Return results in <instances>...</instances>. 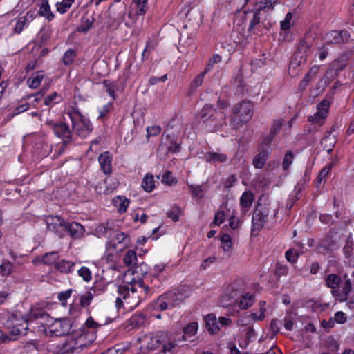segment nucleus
<instances>
[{
	"label": "nucleus",
	"instance_id": "1",
	"mask_svg": "<svg viewBox=\"0 0 354 354\" xmlns=\"http://www.w3.org/2000/svg\"><path fill=\"white\" fill-rule=\"evenodd\" d=\"M88 342L87 333L86 329L82 327L77 330H73L68 335L65 339L57 344L50 343L48 344V351L56 354H71L77 350H81L86 347Z\"/></svg>",
	"mask_w": 354,
	"mask_h": 354
},
{
	"label": "nucleus",
	"instance_id": "2",
	"mask_svg": "<svg viewBox=\"0 0 354 354\" xmlns=\"http://www.w3.org/2000/svg\"><path fill=\"white\" fill-rule=\"evenodd\" d=\"M315 38V33L309 30L300 39L290 62V69L291 68L295 69L306 63L308 56L312 53V47Z\"/></svg>",
	"mask_w": 354,
	"mask_h": 354
},
{
	"label": "nucleus",
	"instance_id": "3",
	"mask_svg": "<svg viewBox=\"0 0 354 354\" xmlns=\"http://www.w3.org/2000/svg\"><path fill=\"white\" fill-rule=\"evenodd\" d=\"M138 290L131 283L130 286H119L118 292L119 296L116 298L115 305L118 308L124 305L123 301L129 309L138 306L143 297L138 294Z\"/></svg>",
	"mask_w": 354,
	"mask_h": 354
},
{
	"label": "nucleus",
	"instance_id": "4",
	"mask_svg": "<svg viewBox=\"0 0 354 354\" xmlns=\"http://www.w3.org/2000/svg\"><path fill=\"white\" fill-rule=\"evenodd\" d=\"M67 114L71 120L73 131L78 136L85 138L93 131L91 122L84 118L77 108L73 107Z\"/></svg>",
	"mask_w": 354,
	"mask_h": 354
},
{
	"label": "nucleus",
	"instance_id": "5",
	"mask_svg": "<svg viewBox=\"0 0 354 354\" xmlns=\"http://www.w3.org/2000/svg\"><path fill=\"white\" fill-rule=\"evenodd\" d=\"M46 335L63 336L69 335L72 324L69 319H48V322H41Z\"/></svg>",
	"mask_w": 354,
	"mask_h": 354
},
{
	"label": "nucleus",
	"instance_id": "6",
	"mask_svg": "<svg viewBox=\"0 0 354 354\" xmlns=\"http://www.w3.org/2000/svg\"><path fill=\"white\" fill-rule=\"evenodd\" d=\"M271 210L272 207L270 203L263 204L261 199L259 200L257 207L252 216V231H259L263 227L264 224L268 221Z\"/></svg>",
	"mask_w": 354,
	"mask_h": 354
},
{
	"label": "nucleus",
	"instance_id": "7",
	"mask_svg": "<svg viewBox=\"0 0 354 354\" xmlns=\"http://www.w3.org/2000/svg\"><path fill=\"white\" fill-rule=\"evenodd\" d=\"M351 35L346 30H331L324 37L325 44H344L349 41Z\"/></svg>",
	"mask_w": 354,
	"mask_h": 354
},
{
	"label": "nucleus",
	"instance_id": "8",
	"mask_svg": "<svg viewBox=\"0 0 354 354\" xmlns=\"http://www.w3.org/2000/svg\"><path fill=\"white\" fill-rule=\"evenodd\" d=\"M233 113L240 118V121L248 122L253 115V105L250 101H243L233 107Z\"/></svg>",
	"mask_w": 354,
	"mask_h": 354
},
{
	"label": "nucleus",
	"instance_id": "9",
	"mask_svg": "<svg viewBox=\"0 0 354 354\" xmlns=\"http://www.w3.org/2000/svg\"><path fill=\"white\" fill-rule=\"evenodd\" d=\"M169 344H174L171 340L167 333L158 332L155 335L151 337L147 342V347L149 349L153 350L160 348H164V346H169Z\"/></svg>",
	"mask_w": 354,
	"mask_h": 354
},
{
	"label": "nucleus",
	"instance_id": "10",
	"mask_svg": "<svg viewBox=\"0 0 354 354\" xmlns=\"http://www.w3.org/2000/svg\"><path fill=\"white\" fill-rule=\"evenodd\" d=\"M47 227L62 236V232L66 227V221L59 216H48L45 219Z\"/></svg>",
	"mask_w": 354,
	"mask_h": 354
},
{
	"label": "nucleus",
	"instance_id": "11",
	"mask_svg": "<svg viewBox=\"0 0 354 354\" xmlns=\"http://www.w3.org/2000/svg\"><path fill=\"white\" fill-rule=\"evenodd\" d=\"M346 65V57L342 56L334 60L328 68L325 77L329 81H333Z\"/></svg>",
	"mask_w": 354,
	"mask_h": 354
},
{
	"label": "nucleus",
	"instance_id": "12",
	"mask_svg": "<svg viewBox=\"0 0 354 354\" xmlns=\"http://www.w3.org/2000/svg\"><path fill=\"white\" fill-rule=\"evenodd\" d=\"M53 133L57 137L64 140V145L72 142V132L69 126L65 122H61L58 123Z\"/></svg>",
	"mask_w": 354,
	"mask_h": 354
},
{
	"label": "nucleus",
	"instance_id": "13",
	"mask_svg": "<svg viewBox=\"0 0 354 354\" xmlns=\"http://www.w3.org/2000/svg\"><path fill=\"white\" fill-rule=\"evenodd\" d=\"M129 243V236L124 232H120L114 234L111 239L108 243L109 248H113L115 250H122L124 248L128 245Z\"/></svg>",
	"mask_w": 354,
	"mask_h": 354
},
{
	"label": "nucleus",
	"instance_id": "14",
	"mask_svg": "<svg viewBox=\"0 0 354 354\" xmlns=\"http://www.w3.org/2000/svg\"><path fill=\"white\" fill-rule=\"evenodd\" d=\"M330 103L328 100H322L317 107V112L314 116L308 118V120L315 123L322 124V120H324L328 114Z\"/></svg>",
	"mask_w": 354,
	"mask_h": 354
},
{
	"label": "nucleus",
	"instance_id": "15",
	"mask_svg": "<svg viewBox=\"0 0 354 354\" xmlns=\"http://www.w3.org/2000/svg\"><path fill=\"white\" fill-rule=\"evenodd\" d=\"M51 317L46 313L42 309L38 308H32L30 310V313L28 315L27 319H22V323L24 324H26V322L28 321H34L37 319H41L40 324H41V322H48V319H50Z\"/></svg>",
	"mask_w": 354,
	"mask_h": 354
},
{
	"label": "nucleus",
	"instance_id": "16",
	"mask_svg": "<svg viewBox=\"0 0 354 354\" xmlns=\"http://www.w3.org/2000/svg\"><path fill=\"white\" fill-rule=\"evenodd\" d=\"M149 280V277H145L144 279H138V280H133V286L138 290L139 295L143 297V299L152 293L153 286H149L148 283Z\"/></svg>",
	"mask_w": 354,
	"mask_h": 354
},
{
	"label": "nucleus",
	"instance_id": "17",
	"mask_svg": "<svg viewBox=\"0 0 354 354\" xmlns=\"http://www.w3.org/2000/svg\"><path fill=\"white\" fill-rule=\"evenodd\" d=\"M112 154L109 151H105L101 153L98 157V161L101 170L105 174H111L112 173Z\"/></svg>",
	"mask_w": 354,
	"mask_h": 354
},
{
	"label": "nucleus",
	"instance_id": "18",
	"mask_svg": "<svg viewBox=\"0 0 354 354\" xmlns=\"http://www.w3.org/2000/svg\"><path fill=\"white\" fill-rule=\"evenodd\" d=\"M66 227L64 231H67L70 236L74 239H80L83 237L85 229L84 227L77 222L66 223Z\"/></svg>",
	"mask_w": 354,
	"mask_h": 354
},
{
	"label": "nucleus",
	"instance_id": "19",
	"mask_svg": "<svg viewBox=\"0 0 354 354\" xmlns=\"http://www.w3.org/2000/svg\"><path fill=\"white\" fill-rule=\"evenodd\" d=\"M244 288L243 282L241 279H237L231 283L227 287V292L230 298L235 299L243 294Z\"/></svg>",
	"mask_w": 354,
	"mask_h": 354
},
{
	"label": "nucleus",
	"instance_id": "20",
	"mask_svg": "<svg viewBox=\"0 0 354 354\" xmlns=\"http://www.w3.org/2000/svg\"><path fill=\"white\" fill-rule=\"evenodd\" d=\"M213 112L209 115L207 120L213 122L214 127L218 129L223 125L226 124V114L223 111L216 110L213 108Z\"/></svg>",
	"mask_w": 354,
	"mask_h": 354
},
{
	"label": "nucleus",
	"instance_id": "21",
	"mask_svg": "<svg viewBox=\"0 0 354 354\" xmlns=\"http://www.w3.org/2000/svg\"><path fill=\"white\" fill-rule=\"evenodd\" d=\"M170 308L181 304L185 299L184 295L178 290H174L164 294Z\"/></svg>",
	"mask_w": 354,
	"mask_h": 354
},
{
	"label": "nucleus",
	"instance_id": "22",
	"mask_svg": "<svg viewBox=\"0 0 354 354\" xmlns=\"http://www.w3.org/2000/svg\"><path fill=\"white\" fill-rule=\"evenodd\" d=\"M351 290H352L351 281L349 279H348L345 281L342 290H339L338 289L337 290L332 291V295L333 297H336L340 301H344L347 300L348 296L351 293Z\"/></svg>",
	"mask_w": 354,
	"mask_h": 354
},
{
	"label": "nucleus",
	"instance_id": "23",
	"mask_svg": "<svg viewBox=\"0 0 354 354\" xmlns=\"http://www.w3.org/2000/svg\"><path fill=\"white\" fill-rule=\"evenodd\" d=\"M336 241L333 239L332 234H326L320 240L318 248L322 253H326L335 249Z\"/></svg>",
	"mask_w": 354,
	"mask_h": 354
},
{
	"label": "nucleus",
	"instance_id": "24",
	"mask_svg": "<svg viewBox=\"0 0 354 354\" xmlns=\"http://www.w3.org/2000/svg\"><path fill=\"white\" fill-rule=\"evenodd\" d=\"M254 200V195L251 191H245L242 194L240 198V205L243 214H245L248 209L252 206Z\"/></svg>",
	"mask_w": 354,
	"mask_h": 354
},
{
	"label": "nucleus",
	"instance_id": "25",
	"mask_svg": "<svg viewBox=\"0 0 354 354\" xmlns=\"http://www.w3.org/2000/svg\"><path fill=\"white\" fill-rule=\"evenodd\" d=\"M206 328L208 332L213 335L218 333L220 330L219 323L216 319L215 315L209 314L205 318Z\"/></svg>",
	"mask_w": 354,
	"mask_h": 354
},
{
	"label": "nucleus",
	"instance_id": "26",
	"mask_svg": "<svg viewBox=\"0 0 354 354\" xmlns=\"http://www.w3.org/2000/svg\"><path fill=\"white\" fill-rule=\"evenodd\" d=\"M270 156V153L267 150L263 149L259 151L253 158L252 165L256 169H262L268 158Z\"/></svg>",
	"mask_w": 354,
	"mask_h": 354
},
{
	"label": "nucleus",
	"instance_id": "27",
	"mask_svg": "<svg viewBox=\"0 0 354 354\" xmlns=\"http://www.w3.org/2000/svg\"><path fill=\"white\" fill-rule=\"evenodd\" d=\"M75 263L62 259L55 263V268L62 274H68L73 271Z\"/></svg>",
	"mask_w": 354,
	"mask_h": 354
},
{
	"label": "nucleus",
	"instance_id": "28",
	"mask_svg": "<svg viewBox=\"0 0 354 354\" xmlns=\"http://www.w3.org/2000/svg\"><path fill=\"white\" fill-rule=\"evenodd\" d=\"M342 281L341 277L336 274H330L325 277V285L331 289V292L337 290Z\"/></svg>",
	"mask_w": 354,
	"mask_h": 354
},
{
	"label": "nucleus",
	"instance_id": "29",
	"mask_svg": "<svg viewBox=\"0 0 354 354\" xmlns=\"http://www.w3.org/2000/svg\"><path fill=\"white\" fill-rule=\"evenodd\" d=\"M44 78V72L43 71H39L32 74V75L28 79L27 84L31 88H37L43 79Z\"/></svg>",
	"mask_w": 354,
	"mask_h": 354
},
{
	"label": "nucleus",
	"instance_id": "30",
	"mask_svg": "<svg viewBox=\"0 0 354 354\" xmlns=\"http://www.w3.org/2000/svg\"><path fill=\"white\" fill-rule=\"evenodd\" d=\"M254 301V295L250 293H243L240 296L239 307L241 309H247L250 307Z\"/></svg>",
	"mask_w": 354,
	"mask_h": 354
},
{
	"label": "nucleus",
	"instance_id": "31",
	"mask_svg": "<svg viewBox=\"0 0 354 354\" xmlns=\"http://www.w3.org/2000/svg\"><path fill=\"white\" fill-rule=\"evenodd\" d=\"M206 161L212 162H225L227 160V155L216 152H209L205 155Z\"/></svg>",
	"mask_w": 354,
	"mask_h": 354
},
{
	"label": "nucleus",
	"instance_id": "32",
	"mask_svg": "<svg viewBox=\"0 0 354 354\" xmlns=\"http://www.w3.org/2000/svg\"><path fill=\"white\" fill-rule=\"evenodd\" d=\"M113 203L119 212L124 213L129 206V200L124 196H116L113 199Z\"/></svg>",
	"mask_w": 354,
	"mask_h": 354
},
{
	"label": "nucleus",
	"instance_id": "33",
	"mask_svg": "<svg viewBox=\"0 0 354 354\" xmlns=\"http://www.w3.org/2000/svg\"><path fill=\"white\" fill-rule=\"evenodd\" d=\"M38 13L40 16L46 17L49 21L52 20L54 17L47 0H42Z\"/></svg>",
	"mask_w": 354,
	"mask_h": 354
},
{
	"label": "nucleus",
	"instance_id": "34",
	"mask_svg": "<svg viewBox=\"0 0 354 354\" xmlns=\"http://www.w3.org/2000/svg\"><path fill=\"white\" fill-rule=\"evenodd\" d=\"M198 323L196 322H192L186 325L183 328V338L187 339V338L192 337L196 334L198 330Z\"/></svg>",
	"mask_w": 354,
	"mask_h": 354
},
{
	"label": "nucleus",
	"instance_id": "35",
	"mask_svg": "<svg viewBox=\"0 0 354 354\" xmlns=\"http://www.w3.org/2000/svg\"><path fill=\"white\" fill-rule=\"evenodd\" d=\"M111 17L114 21V22L111 25L117 28L124 19L125 8L124 6L119 8L118 9L117 13L115 11H112L111 12Z\"/></svg>",
	"mask_w": 354,
	"mask_h": 354
},
{
	"label": "nucleus",
	"instance_id": "36",
	"mask_svg": "<svg viewBox=\"0 0 354 354\" xmlns=\"http://www.w3.org/2000/svg\"><path fill=\"white\" fill-rule=\"evenodd\" d=\"M95 18L93 17H83L81 20V24L77 28V30L82 32H86L93 26Z\"/></svg>",
	"mask_w": 354,
	"mask_h": 354
},
{
	"label": "nucleus",
	"instance_id": "37",
	"mask_svg": "<svg viewBox=\"0 0 354 354\" xmlns=\"http://www.w3.org/2000/svg\"><path fill=\"white\" fill-rule=\"evenodd\" d=\"M318 71L317 67L312 68L310 71L305 75L303 80L300 82L299 84V89L303 91L305 90L308 85V84L311 82V80L315 77L316 73Z\"/></svg>",
	"mask_w": 354,
	"mask_h": 354
},
{
	"label": "nucleus",
	"instance_id": "38",
	"mask_svg": "<svg viewBox=\"0 0 354 354\" xmlns=\"http://www.w3.org/2000/svg\"><path fill=\"white\" fill-rule=\"evenodd\" d=\"M103 85L106 93L113 98L115 100V91L118 89V85L115 82H111L110 80H105L103 81Z\"/></svg>",
	"mask_w": 354,
	"mask_h": 354
},
{
	"label": "nucleus",
	"instance_id": "39",
	"mask_svg": "<svg viewBox=\"0 0 354 354\" xmlns=\"http://www.w3.org/2000/svg\"><path fill=\"white\" fill-rule=\"evenodd\" d=\"M142 187L147 192H151L155 187L153 176L151 174H147L142 181Z\"/></svg>",
	"mask_w": 354,
	"mask_h": 354
},
{
	"label": "nucleus",
	"instance_id": "40",
	"mask_svg": "<svg viewBox=\"0 0 354 354\" xmlns=\"http://www.w3.org/2000/svg\"><path fill=\"white\" fill-rule=\"evenodd\" d=\"M278 3V0H261L259 2L257 10L266 12V10H273Z\"/></svg>",
	"mask_w": 354,
	"mask_h": 354
},
{
	"label": "nucleus",
	"instance_id": "41",
	"mask_svg": "<svg viewBox=\"0 0 354 354\" xmlns=\"http://www.w3.org/2000/svg\"><path fill=\"white\" fill-rule=\"evenodd\" d=\"M136 261L137 254L134 250H128L123 259L124 263L128 267L135 265Z\"/></svg>",
	"mask_w": 354,
	"mask_h": 354
},
{
	"label": "nucleus",
	"instance_id": "42",
	"mask_svg": "<svg viewBox=\"0 0 354 354\" xmlns=\"http://www.w3.org/2000/svg\"><path fill=\"white\" fill-rule=\"evenodd\" d=\"M332 167L333 164H330L322 169L316 179L317 187L319 186V184H321L322 182H325L326 180V178L328 177Z\"/></svg>",
	"mask_w": 354,
	"mask_h": 354
},
{
	"label": "nucleus",
	"instance_id": "43",
	"mask_svg": "<svg viewBox=\"0 0 354 354\" xmlns=\"http://www.w3.org/2000/svg\"><path fill=\"white\" fill-rule=\"evenodd\" d=\"M59 257V253L55 251L46 253L43 256V263L46 265H55L57 262Z\"/></svg>",
	"mask_w": 354,
	"mask_h": 354
},
{
	"label": "nucleus",
	"instance_id": "44",
	"mask_svg": "<svg viewBox=\"0 0 354 354\" xmlns=\"http://www.w3.org/2000/svg\"><path fill=\"white\" fill-rule=\"evenodd\" d=\"M183 214L181 208L174 205L167 213L168 218H171L174 222L179 221V216Z\"/></svg>",
	"mask_w": 354,
	"mask_h": 354
},
{
	"label": "nucleus",
	"instance_id": "45",
	"mask_svg": "<svg viewBox=\"0 0 354 354\" xmlns=\"http://www.w3.org/2000/svg\"><path fill=\"white\" fill-rule=\"evenodd\" d=\"M77 56V51L74 49H68L66 50L63 57H62V62L64 65L68 66L71 64L75 57Z\"/></svg>",
	"mask_w": 354,
	"mask_h": 354
},
{
	"label": "nucleus",
	"instance_id": "46",
	"mask_svg": "<svg viewBox=\"0 0 354 354\" xmlns=\"http://www.w3.org/2000/svg\"><path fill=\"white\" fill-rule=\"evenodd\" d=\"M28 324H16L15 326H13L12 329L10 330V334L8 335L9 337H15V339L12 340L17 339V337L20 335L22 333V330H26L27 329Z\"/></svg>",
	"mask_w": 354,
	"mask_h": 354
},
{
	"label": "nucleus",
	"instance_id": "47",
	"mask_svg": "<svg viewBox=\"0 0 354 354\" xmlns=\"http://www.w3.org/2000/svg\"><path fill=\"white\" fill-rule=\"evenodd\" d=\"M262 12L259 10H257L254 12L252 19L250 21V24L248 26V30L251 31L252 29L257 28L260 25L262 18Z\"/></svg>",
	"mask_w": 354,
	"mask_h": 354
},
{
	"label": "nucleus",
	"instance_id": "48",
	"mask_svg": "<svg viewBox=\"0 0 354 354\" xmlns=\"http://www.w3.org/2000/svg\"><path fill=\"white\" fill-rule=\"evenodd\" d=\"M330 132L328 131L325 133L323 138L322 139L321 144L324 146V148L327 150L328 152L332 151V147H333V143L335 142L334 138H330Z\"/></svg>",
	"mask_w": 354,
	"mask_h": 354
},
{
	"label": "nucleus",
	"instance_id": "49",
	"mask_svg": "<svg viewBox=\"0 0 354 354\" xmlns=\"http://www.w3.org/2000/svg\"><path fill=\"white\" fill-rule=\"evenodd\" d=\"M41 345L37 341L28 342L24 345V349L28 353L36 354L41 349Z\"/></svg>",
	"mask_w": 354,
	"mask_h": 354
},
{
	"label": "nucleus",
	"instance_id": "50",
	"mask_svg": "<svg viewBox=\"0 0 354 354\" xmlns=\"http://www.w3.org/2000/svg\"><path fill=\"white\" fill-rule=\"evenodd\" d=\"M13 264L8 261H5L0 266V274L8 276L13 272Z\"/></svg>",
	"mask_w": 354,
	"mask_h": 354
},
{
	"label": "nucleus",
	"instance_id": "51",
	"mask_svg": "<svg viewBox=\"0 0 354 354\" xmlns=\"http://www.w3.org/2000/svg\"><path fill=\"white\" fill-rule=\"evenodd\" d=\"M113 109V104L112 102H109L105 104L101 109L99 110V115L97 119L100 120H104L106 119L108 114L112 111Z\"/></svg>",
	"mask_w": 354,
	"mask_h": 354
},
{
	"label": "nucleus",
	"instance_id": "52",
	"mask_svg": "<svg viewBox=\"0 0 354 354\" xmlns=\"http://www.w3.org/2000/svg\"><path fill=\"white\" fill-rule=\"evenodd\" d=\"M207 73H205L203 71L202 73L198 74L191 82L190 84V90L194 91L198 87L202 85L204 77Z\"/></svg>",
	"mask_w": 354,
	"mask_h": 354
},
{
	"label": "nucleus",
	"instance_id": "53",
	"mask_svg": "<svg viewBox=\"0 0 354 354\" xmlns=\"http://www.w3.org/2000/svg\"><path fill=\"white\" fill-rule=\"evenodd\" d=\"M155 307L160 310H165L167 308H170L169 304H167V301L165 299L164 295H160L155 303Z\"/></svg>",
	"mask_w": 354,
	"mask_h": 354
},
{
	"label": "nucleus",
	"instance_id": "54",
	"mask_svg": "<svg viewBox=\"0 0 354 354\" xmlns=\"http://www.w3.org/2000/svg\"><path fill=\"white\" fill-rule=\"evenodd\" d=\"M222 61V57L218 54H214L213 57L209 59L208 64L206 65L204 71L205 73H208L211 71L215 64L220 63Z\"/></svg>",
	"mask_w": 354,
	"mask_h": 354
},
{
	"label": "nucleus",
	"instance_id": "55",
	"mask_svg": "<svg viewBox=\"0 0 354 354\" xmlns=\"http://www.w3.org/2000/svg\"><path fill=\"white\" fill-rule=\"evenodd\" d=\"M221 241L222 244V248L224 251L227 252L231 249L232 242L231 236L229 234H223L221 236Z\"/></svg>",
	"mask_w": 354,
	"mask_h": 354
},
{
	"label": "nucleus",
	"instance_id": "56",
	"mask_svg": "<svg viewBox=\"0 0 354 354\" xmlns=\"http://www.w3.org/2000/svg\"><path fill=\"white\" fill-rule=\"evenodd\" d=\"M93 299V295L91 292H87L86 294L80 296V304L82 307H86L90 305Z\"/></svg>",
	"mask_w": 354,
	"mask_h": 354
},
{
	"label": "nucleus",
	"instance_id": "57",
	"mask_svg": "<svg viewBox=\"0 0 354 354\" xmlns=\"http://www.w3.org/2000/svg\"><path fill=\"white\" fill-rule=\"evenodd\" d=\"M294 158V155L291 151H288L284 156L283 160V169L284 170H288L291 164L292 163Z\"/></svg>",
	"mask_w": 354,
	"mask_h": 354
},
{
	"label": "nucleus",
	"instance_id": "58",
	"mask_svg": "<svg viewBox=\"0 0 354 354\" xmlns=\"http://www.w3.org/2000/svg\"><path fill=\"white\" fill-rule=\"evenodd\" d=\"M73 291V289H68L59 293L58 299L60 301L62 306H66L67 305V299L71 296Z\"/></svg>",
	"mask_w": 354,
	"mask_h": 354
},
{
	"label": "nucleus",
	"instance_id": "59",
	"mask_svg": "<svg viewBox=\"0 0 354 354\" xmlns=\"http://www.w3.org/2000/svg\"><path fill=\"white\" fill-rule=\"evenodd\" d=\"M283 123V120L282 119L274 120L272 121V125L270 129V132L274 135L278 134L281 131Z\"/></svg>",
	"mask_w": 354,
	"mask_h": 354
},
{
	"label": "nucleus",
	"instance_id": "60",
	"mask_svg": "<svg viewBox=\"0 0 354 354\" xmlns=\"http://www.w3.org/2000/svg\"><path fill=\"white\" fill-rule=\"evenodd\" d=\"M292 19V14L288 12L286 14L284 20L281 21V28L283 30H288L291 27V20Z\"/></svg>",
	"mask_w": 354,
	"mask_h": 354
},
{
	"label": "nucleus",
	"instance_id": "61",
	"mask_svg": "<svg viewBox=\"0 0 354 354\" xmlns=\"http://www.w3.org/2000/svg\"><path fill=\"white\" fill-rule=\"evenodd\" d=\"M78 275L82 277V279L86 281H89L92 278L90 270L84 266L82 267L78 270Z\"/></svg>",
	"mask_w": 354,
	"mask_h": 354
},
{
	"label": "nucleus",
	"instance_id": "62",
	"mask_svg": "<svg viewBox=\"0 0 354 354\" xmlns=\"http://www.w3.org/2000/svg\"><path fill=\"white\" fill-rule=\"evenodd\" d=\"M288 268L286 266L277 263L275 267L274 274L278 277L285 276L288 274Z\"/></svg>",
	"mask_w": 354,
	"mask_h": 354
},
{
	"label": "nucleus",
	"instance_id": "63",
	"mask_svg": "<svg viewBox=\"0 0 354 354\" xmlns=\"http://www.w3.org/2000/svg\"><path fill=\"white\" fill-rule=\"evenodd\" d=\"M134 3L137 5V14L144 15L146 12V4L147 0H133Z\"/></svg>",
	"mask_w": 354,
	"mask_h": 354
},
{
	"label": "nucleus",
	"instance_id": "64",
	"mask_svg": "<svg viewBox=\"0 0 354 354\" xmlns=\"http://www.w3.org/2000/svg\"><path fill=\"white\" fill-rule=\"evenodd\" d=\"M299 254L296 250L290 249L286 252L285 257L288 261L295 263L298 259Z\"/></svg>",
	"mask_w": 354,
	"mask_h": 354
}]
</instances>
